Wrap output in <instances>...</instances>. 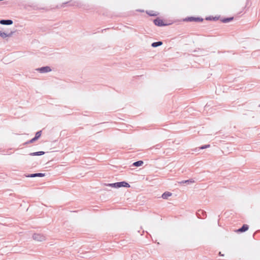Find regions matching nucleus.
<instances>
[{"mask_svg":"<svg viewBox=\"0 0 260 260\" xmlns=\"http://www.w3.org/2000/svg\"><path fill=\"white\" fill-rule=\"evenodd\" d=\"M184 21H187V22H192V21H195V22H202L203 21V19L201 17H188L185 18L184 19Z\"/></svg>","mask_w":260,"mask_h":260,"instance_id":"f257e3e1","label":"nucleus"},{"mask_svg":"<svg viewBox=\"0 0 260 260\" xmlns=\"http://www.w3.org/2000/svg\"><path fill=\"white\" fill-rule=\"evenodd\" d=\"M40 73H46L51 71V69L49 66H45L36 69Z\"/></svg>","mask_w":260,"mask_h":260,"instance_id":"f03ea898","label":"nucleus"},{"mask_svg":"<svg viewBox=\"0 0 260 260\" xmlns=\"http://www.w3.org/2000/svg\"><path fill=\"white\" fill-rule=\"evenodd\" d=\"M34 240L37 241H43L45 240V237L42 234H34L32 236Z\"/></svg>","mask_w":260,"mask_h":260,"instance_id":"7ed1b4c3","label":"nucleus"},{"mask_svg":"<svg viewBox=\"0 0 260 260\" xmlns=\"http://www.w3.org/2000/svg\"><path fill=\"white\" fill-rule=\"evenodd\" d=\"M153 22L155 25L158 26H165L168 25L167 23H165L163 20L159 18L155 19L153 20Z\"/></svg>","mask_w":260,"mask_h":260,"instance_id":"20e7f679","label":"nucleus"},{"mask_svg":"<svg viewBox=\"0 0 260 260\" xmlns=\"http://www.w3.org/2000/svg\"><path fill=\"white\" fill-rule=\"evenodd\" d=\"M196 215L199 218L204 219L207 217L206 212L202 210H199L197 211Z\"/></svg>","mask_w":260,"mask_h":260,"instance_id":"39448f33","label":"nucleus"},{"mask_svg":"<svg viewBox=\"0 0 260 260\" xmlns=\"http://www.w3.org/2000/svg\"><path fill=\"white\" fill-rule=\"evenodd\" d=\"M116 183L117 188H120L121 187L127 188L130 187V185L125 181L117 182Z\"/></svg>","mask_w":260,"mask_h":260,"instance_id":"423d86ee","label":"nucleus"},{"mask_svg":"<svg viewBox=\"0 0 260 260\" xmlns=\"http://www.w3.org/2000/svg\"><path fill=\"white\" fill-rule=\"evenodd\" d=\"M26 177H30V178H33L36 177H43L45 176V173H34V174H28L27 175H25Z\"/></svg>","mask_w":260,"mask_h":260,"instance_id":"0eeeda50","label":"nucleus"},{"mask_svg":"<svg viewBox=\"0 0 260 260\" xmlns=\"http://www.w3.org/2000/svg\"><path fill=\"white\" fill-rule=\"evenodd\" d=\"M13 23L11 19H2L0 20V24L2 25H10Z\"/></svg>","mask_w":260,"mask_h":260,"instance_id":"6e6552de","label":"nucleus"},{"mask_svg":"<svg viewBox=\"0 0 260 260\" xmlns=\"http://www.w3.org/2000/svg\"><path fill=\"white\" fill-rule=\"evenodd\" d=\"M249 226L247 224H244L242 227L237 230L238 233H243L247 231L248 230Z\"/></svg>","mask_w":260,"mask_h":260,"instance_id":"1a4fd4ad","label":"nucleus"},{"mask_svg":"<svg viewBox=\"0 0 260 260\" xmlns=\"http://www.w3.org/2000/svg\"><path fill=\"white\" fill-rule=\"evenodd\" d=\"M13 32V31H11L10 33H6L0 31V36L3 39L7 37H10L12 36Z\"/></svg>","mask_w":260,"mask_h":260,"instance_id":"9d476101","label":"nucleus"},{"mask_svg":"<svg viewBox=\"0 0 260 260\" xmlns=\"http://www.w3.org/2000/svg\"><path fill=\"white\" fill-rule=\"evenodd\" d=\"M45 152L44 151H38L35 152H31L29 154L30 156H40L44 154Z\"/></svg>","mask_w":260,"mask_h":260,"instance_id":"9b49d317","label":"nucleus"},{"mask_svg":"<svg viewBox=\"0 0 260 260\" xmlns=\"http://www.w3.org/2000/svg\"><path fill=\"white\" fill-rule=\"evenodd\" d=\"M194 182V180L193 179H188V180H183L182 181L178 182V183H180V184L186 183L187 184H189L190 183H193Z\"/></svg>","mask_w":260,"mask_h":260,"instance_id":"f8f14e48","label":"nucleus"},{"mask_svg":"<svg viewBox=\"0 0 260 260\" xmlns=\"http://www.w3.org/2000/svg\"><path fill=\"white\" fill-rule=\"evenodd\" d=\"M144 164V162L142 160H138V161H135L134 162L133 164H132V166H134V167H140V166H142Z\"/></svg>","mask_w":260,"mask_h":260,"instance_id":"ddd939ff","label":"nucleus"},{"mask_svg":"<svg viewBox=\"0 0 260 260\" xmlns=\"http://www.w3.org/2000/svg\"><path fill=\"white\" fill-rule=\"evenodd\" d=\"M172 196V193L169 191H166L161 196V197L164 199H167L168 197Z\"/></svg>","mask_w":260,"mask_h":260,"instance_id":"4468645a","label":"nucleus"},{"mask_svg":"<svg viewBox=\"0 0 260 260\" xmlns=\"http://www.w3.org/2000/svg\"><path fill=\"white\" fill-rule=\"evenodd\" d=\"M233 17L224 18L221 19V21L223 23H228L233 20Z\"/></svg>","mask_w":260,"mask_h":260,"instance_id":"2eb2a0df","label":"nucleus"},{"mask_svg":"<svg viewBox=\"0 0 260 260\" xmlns=\"http://www.w3.org/2000/svg\"><path fill=\"white\" fill-rule=\"evenodd\" d=\"M162 44V42H161V41L155 42L151 44V46L152 47L155 48V47H158L159 46H161Z\"/></svg>","mask_w":260,"mask_h":260,"instance_id":"dca6fc26","label":"nucleus"},{"mask_svg":"<svg viewBox=\"0 0 260 260\" xmlns=\"http://www.w3.org/2000/svg\"><path fill=\"white\" fill-rule=\"evenodd\" d=\"M146 13L150 16H156L158 13L153 11H146Z\"/></svg>","mask_w":260,"mask_h":260,"instance_id":"f3484780","label":"nucleus"},{"mask_svg":"<svg viewBox=\"0 0 260 260\" xmlns=\"http://www.w3.org/2000/svg\"><path fill=\"white\" fill-rule=\"evenodd\" d=\"M41 134H42V131H38L36 133V135H35V139L37 140L38 139H39L40 137L41 136Z\"/></svg>","mask_w":260,"mask_h":260,"instance_id":"a211bd4d","label":"nucleus"},{"mask_svg":"<svg viewBox=\"0 0 260 260\" xmlns=\"http://www.w3.org/2000/svg\"><path fill=\"white\" fill-rule=\"evenodd\" d=\"M36 141H37V140L35 139V137H34L32 139H31V140L26 142L25 143H24V145H26V144H28L29 143H32L34 142H35Z\"/></svg>","mask_w":260,"mask_h":260,"instance_id":"6ab92c4d","label":"nucleus"},{"mask_svg":"<svg viewBox=\"0 0 260 260\" xmlns=\"http://www.w3.org/2000/svg\"><path fill=\"white\" fill-rule=\"evenodd\" d=\"M206 19L207 20H218V18L217 17H213L209 16V17H206Z\"/></svg>","mask_w":260,"mask_h":260,"instance_id":"aec40b11","label":"nucleus"},{"mask_svg":"<svg viewBox=\"0 0 260 260\" xmlns=\"http://www.w3.org/2000/svg\"><path fill=\"white\" fill-rule=\"evenodd\" d=\"M116 184H117L116 182H115L114 183H109V184H106V185L108 186L114 187V188H117Z\"/></svg>","mask_w":260,"mask_h":260,"instance_id":"412c9836","label":"nucleus"},{"mask_svg":"<svg viewBox=\"0 0 260 260\" xmlns=\"http://www.w3.org/2000/svg\"><path fill=\"white\" fill-rule=\"evenodd\" d=\"M210 145L209 144L205 145H203V146H201L200 147H199V149H203L209 148V147H210Z\"/></svg>","mask_w":260,"mask_h":260,"instance_id":"4be33fe9","label":"nucleus"},{"mask_svg":"<svg viewBox=\"0 0 260 260\" xmlns=\"http://www.w3.org/2000/svg\"><path fill=\"white\" fill-rule=\"evenodd\" d=\"M154 147L156 148V149H159L161 147V145L160 144H157Z\"/></svg>","mask_w":260,"mask_h":260,"instance_id":"5701e85b","label":"nucleus"},{"mask_svg":"<svg viewBox=\"0 0 260 260\" xmlns=\"http://www.w3.org/2000/svg\"><path fill=\"white\" fill-rule=\"evenodd\" d=\"M68 3H69L70 5H74V4H73V3H72L71 2H68Z\"/></svg>","mask_w":260,"mask_h":260,"instance_id":"b1692460","label":"nucleus"},{"mask_svg":"<svg viewBox=\"0 0 260 260\" xmlns=\"http://www.w3.org/2000/svg\"><path fill=\"white\" fill-rule=\"evenodd\" d=\"M219 254L220 255H221V256H223V255H224L223 254H222V253H221V252H219Z\"/></svg>","mask_w":260,"mask_h":260,"instance_id":"393cba45","label":"nucleus"},{"mask_svg":"<svg viewBox=\"0 0 260 260\" xmlns=\"http://www.w3.org/2000/svg\"><path fill=\"white\" fill-rule=\"evenodd\" d=\"M259 107H260V105H259Z\"/></svg>","mask_w":260,"mask_h":260,"instance_id":"a878e982","label":"nucleus"}]
</instances>
